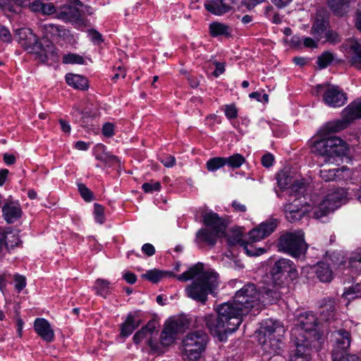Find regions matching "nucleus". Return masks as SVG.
I'll use <instances>...</instances> for the list:
<instances>
[{
	"instance_id": "nucleus-1",
	"label": "nucleus",
	"mask_w": 361,
	"mask_h": 361,
	"mask_svg": "<svg viewBox=\"0 0 361 361\" xmlns=\"http://www.w3.org/2000/svg\"><path fill=\"white\" fill-rule=\"evenodd\" d=\"M180 281L195 280L185 288L186 295L196 302L204 305L209 294H212L219 286V275L214 271H204V265L198 262L186 271L176 276Z\"/></svg>"
},
{
	"instance_id": "nucleus-2",
	"label": "nucleus",
	"mask_w": 361,
	"mask_h": 361,
	"mask_svg": "<svg viewBox=\"0 0 361 361\" xmlns=\"http://www.w3.org/2000/svg\"><path fill=\"white\" fill-rule=\"evenodd\" d=\"M232 307L222 303L216 307L218 315H205L204 321L211 334L219 341H226L227 334L234 332L243 322L231 312Z\"/></svg>"
},
{
	"instance_id": "nucleus-3",
	"label": "nucleus",
	"mask_w": 361,
	"mask_h": 361,
	"mask_svg": "<svg viewBox=\"0 0 361 361\" xmlns=\"http://www.w3.org/2000/svg\"><path fill=\"white\" fill-rule=\"evenodd\" d=\"M259 292L253 283H247L238 290L233 300L225 302L232 307V313L242 319L243 315L249 313L250 310L258 305Z\"/></svg>"
},
{
	"instance_id": "nucleus-4",
	"label": "nucleus",
	"mask_w": 361,
	"mask_h": 361,
	"mask_svg": "<svg viewBox=\"0 0 361 361\" xmlns=\"http://www.w3.org/2000/svg\"><path fill=\"white\" fill-rule=\"evenodd\" d=\"M269 273L274 287L281 290H288L289 283L298 277L294 262L283 257L275 261Z\"/></svg>"
},
{
	"instance_id": "nucleus-5",
	"label": "nucleus",
	"mask_w": 361,
	"mask_h": 361,
	"mask_svg": "<svg viewBox=\"0 0 361 361\" xmlns=\"http://www.w3.org/2000/svg\"><path fill=\"white\" fill-rule=\"evenodd\" d=\"M209 336L202 330L188 333L183 339V357L188 361H197L205 350Z\"/></svg>"
},
{
	"instance_id": "nucleus-6",
	"label": "nucleus",
	"mask_w": 361,
	"mask_h": 361,
	"mask_svg": "<svg viewBox=\"0 0 361 361\" xmlns=\"http://www.w3.org/2000/svg\"><path fill=\"white\" fill-rule=\"evenodd\" d=\"M278 221L276 219H270L261 223L257 227L252 229L249 233V241H245L243 246L244 252L248 256H259L266 252L264 248H257L253 245L254 243L258 242L269 235L276 228Z\"/></svg>"
},
{
	"instance_id": "nucleus-7",
	"label": "nucleus",
	"mask_w": 361,
	"mask_h": 361,
	"mask_svg": "<svg viewBox=\"0 0 361 361\" xmlns=\"http://www.w3.org/2000/svg\"><path fill=\"white\" fill-rule=\"evenodd\" d=\"M277 247L279 251L298 258L305 254L308 246L305 241L304 233L297 230L282 234L278 239Z\"/></svg>"
},
{
	"instance_id": "nucleus-8",
	"label": "nucleus",
	"mask_w": 361,
	"mask_h": 361,
	"mask_svg": "<svg viewBox=\"0 0 361 361\" xmlns=\"http://www.w3.org/2000/svg\"><path fill=\"white\" fill-rule=\"evenodd\" d=\"M361 118V99L351 102L342 111V119L326 123L322 133L324 135L345 129L355 119Z\"/></svg>"
},
{
	"instance_id": "nucleus-9",
	"label": "nucleus",
	"mask_w": 361,
	"mask_h": 361,
	"mask_svg": "<svg viewBox=\"0 0 361 361\" xmlns=\"http://www.w3.org/2000/svg\"><path fill=\"white\" fill-rule=\"evenodd\" d=\"M312 149L318 154L329 159L344 157L348 151L347 143L336 136H329L315 140Z\"/></svg>"
},
{
	"instance_id": "nucleus-10",
	"label": "nucleus",
	"mask_w": 361,
	"mask_h": 361,
	"mask_svg": "<svg viewBox=\"0 0 361 361\" xmlns=\"http://www.w3.org/2000/svg\"><path fill=\"white\" fill-rule=\"evenodd\" d=\"M262 329L265 338L262 343L264 351L269 354L276 353L280 348L281 337L285 332L283 326L280 322L270 319L264 322Z\"/></svg>"
},
{
	"instance_id": "nucleus-11",
	"label": "nucleus",
	"mask_w": 361,
	"mask_h": 361,
	"mask_svg": "<svg viewBox=\"0 0 361 361\" xmlns=\"http://www.w3.org/2000/svg\"><path fill=\"white\" fill-rule=\"evenodd\" d=\"M346 192L342 188L331 190L314 208V216L317 219L328 215L345 202Z\"/></svg>"
},
{
	"instance_id": "nucleus-12",
	"label": "nucleus",
	"mask_w": 361,
	"mask_h": 361,
	"mask_svg": "<svg viewBox=\"0 0 361 361\" xmlns=\"http://www.w3.org/2000/svg\"><path fill=\"white\" fill-rule=\"evenodd\" d=\"M300 326L296 329V337L307 336L309 343L315 344L320 339V335L316 331L318 325L317 318L312 312H305L300 317Z\"/></svg>"
},
{
	"instance_id": "nucleus-13",
	"label": "nucleus",
	"mask_w": 361,
	"mask_h": 361,
	"mask_svg": "<svg viewBox=\"0 0 361 361\" xmlns=\"http://www.w3.org/2000/svg\"><path fill=\"white\" fill-rule=\"evenodd\" d=\"M190 326V321L183 317L171 320L166 323L161 333L160 341L162 345L169 346L172 344L179 333L184 332Z\"/></svg>"
},
{
	"instance_id": "nucleus-14",
	"label": "nucleus",
	"mask_w": 361,
	"mask_h": 361,
	"mask_svg": "<svg viewBox=\"0 0 361 361\" xmlns=\"http://www.w3.org/2000/svg\"><path fill=\"white\" fill-rule=\"evenodd\" d=\"M16 35L19 44L30 52H35L42 55L43 46L39 38L30 29L23 27L16 30Z\"/></svg>"
},
{
	"instance_id": "nucleus-15",
	"label": "nucleus",
	"mask_w": 361,
	"mask_h": 361,
	"mask_svg": "<svg viewBox=\"0 0 361 361\" xmlns=\"http://www.w3.org/2000/svg\"><path fill=\"white\" fill-rule=\"evenodd\" d=\"M334 338L333 348L331 350L332 359L337 360L340 355L346 353L351 343V334L345 329H339L332 333Z\"/></svg>"
},
{
	"instance_id": "nucleus-16",
	"label": "nucleus",
	"mask_w": 361,
	"mask_h": 361,
	"mask_svg": "<svg viewBox=\"0 0 361 361\" xmlns=\"http://www.w3.org/2000/svg\"><path fill=\"white\" fill-rule=\"evenodd\" d=\"M341 49L350 64L361 70V42L353 38L348 39L343 43Z\"/></svg>"
},
{
	"instance_id": "nucleus-17",
	"label": "nucleus",
	"mask_w": 361,
	"mask_h": 361,
	"mask_svg": "<svg viewBox=\"0 0 361 361\" xmlns=\"http://www.w3.org/2000/svg\"><path fill=\"white\" fill-rule=\"evenodd\" d=\"M57 17L63 21L73 23L78 28L86 26V21L82 18L80 11L73 6L67 5L62 7L58 11Z\"/></svg>"
},
{
	"instance_id": "nucleus-18",
	"label": "nucleus",
	"mask_w": 361,
	"mask_h": 361,
	"mask_svg": "<svg viewBox=\"0 0 361 361\" xmlns=\"http://www.w3.org/2000/svg\"><path fill=\"white\" fill-rule=\"evenodd\" d=\"M315 345V344L309 343L307 336L296 337V350L294 354L290 356L289 361H310V352Z\"/></svg>"
},
{
	"instance_id": "nucleus-19",
	"label": "nucleus",
	"mask_w": 361,
	"mask_h": 361,
	"mask_svg": "<svg viewBox=\"0 0 361 361\" xmlns=\"http://www.w3.org/2000/svg\"><path fill=\"white\" fill-rule=\"evenodd\" d=\"M306 204L305 200L295 198L291 202L284 206L286 218L291 223L300 221L305 215L303 206Z\"/></svg>"
},
{
	"instance_id": "nucleus-20",
	"label": "nucleus",
	"mask_w": 361,
	"mask_h": 361,
	"mask_svg": "<svg viewBox=\"0 0 361 361\" xmlns=\"http://www.w3.org/2000/svg\"><path fill=\"white\" fill-rule=\"evenodd\" d=\"M34 330L43 341L47 343H51L54 340V331L50 323L44 318L35 319Z\"/></svg>"
},
{
	"instance_id": "nucleus-21",
	"label": "nucleus",
	"mask_w": 361,
	"mask_h": 361,
	"mask_svg": "<svg viewBox=\"0 0 361 361\" xmlns=\"http://www.w3.org/2000/svg\"><path fill=\"white\" fill-rule=\"evenodd\" d=\"M235 2V0H211L204 4V7L209 13L221 16L231 10Z\"/></svg>"
},
{
	"instance_id": "nucleus-22",
	"label": "nucleus",
	"mask_w": 361,
	"mask_h": 361,
	"mask_svg": "<svg viewBox=\"0 0 361 361\" xmlns=\"http://www.w3.org/2000/svg\"><path fill=\"white\" fill-rule=\"evenodd\" d=\"M141 323L142 320L138 311L128 313L126 320L121 325V336H129Z\"/></svg>"
},
{
	"instance_id": "nucleus-23",
	"label": "nucleus",
	"mask_w": 361,
	"mask_h": 361,
	"mask_svg": "<svg viewBox=\"0 0 361 361\" xmlns=\"http://www.w3.org/2000/svg\"><path fill=\"white\" fill-rule=\"evenodd\" d=\"M202 221L207 227L221 234L224 233L226 230L224 221L218 214L213 212H206L202 216Z\"/></svg>"
},
{
	"instance_id": "nucleus-24",
	"label": "nucleus",
	"mask_w": 361,
	"mask_h": 361,
	"mask_svg": "<svg viewBox=\"0 0 361 361\" xmlns=\"http://www.w3.org/2000/svg\"><path fill=\"white\" fill-rule=\"evenodd\" d=\"M4 219L8 224H13L18 220L23 214L20 204L16 202H6L2 207Z\"/></svg>"
},
{
	"instance_id": "nucleus-25",
	"label": "nucleus",
	"mask_w": 361,
	"mask_h": 361,
	"mask_svg": "<svg viewBox=\"0 0 361 361\" xmlns=\"http://www.w3.org/2000/svg\"><path fill=\"white\" fill-rule=\"evenodd\" d=\"M71 115L76 122L80 123L83 128H89L92 126L93 120L97 116L95 111L81 110L78 106H74Z\"/></svg>"
},
{
	"instance_id": "nucleus-26",
	"label": "nucleus",
	"mask_w": 361,
	"mask_h": 361,
	"mask_svg": "<svg viewBox=\"0 0 361 361\" xmlns=\"http://www.w3.org/2000/svg\"><path fill=\"white\" fill-rule=\"evenodd\" d=\"M323 99L328 106L336 108L343 106L348 97L344 92H324Z\"/></svg>"
},
{
	"instance_id": "nucleus-27",
	"label": "nucleus",
	"mask_w": 361,
	"mask_h": 361,
	"mask_svg": "<svg viewBox=\"0 0 361 361\" xmlns=\"http://www.w3.org/2000/svg\"><path fill=\"white\" fill-rule=\"evenodd\" d=\"M209 32L212 37H231L233 34L232 27L225 23L218 21L212 22L209 25Z\"/></svg>"
},
{
	"instance_id": "nucleus-28",
	"label": "nucleus",
	"mask_w": 361,
	"mask_h": 361,
	"mask_svg": "<svg viewBox=\"0 0 361 361\" xmlns=\"http://www.w3.org/2000/svg\"><path fill=\"white\" fill-rule=\"evenodd\" d=\"M222 235L215 231H209L207 228H201L196 233V243L200 244L205 243L209 246H214L217 241V239Z\"/></svg>"
},
{
	"instance_id": "nucleus-29",
	"label": "nucleus",
	"mask_w": 361,
	"mask_h": 361,
	"mask_svg": "<svg viewBox=\"0 0 361 361\" xmlns=\"http://www.w3.org/2000/svg\"><path fill=\"white\" fill-rule=\"evenodd\" d=\"M335 300L331 298H324L320 305V317L325 322L334 319L336 312Z\"/></svg>"
},
{
	"instance_id": "nucleus-30",
	"label": "nucleus",
	"mask_w": 361,
	"mask_h": 361,
	"mask_svg": "<svg viewBox=\"0 0 361 361\" xmlns=\"http://www.w3.org/2000/svg\"><path fill=\"white\" fill-rule=\"evenodd\" d=\"M177 275L174 274L172 271H162L157 269H150L146 273L142 274V278L145 279L153 283H157L160 281L166 278L175 277Z\"/></svg>"
},
{
	"instance_id": "nucleus-31",
	"label": "nucleus",
	"mask_w": 361,
	"mask_h": 361,
	"mask_svg": "<svg viewBox=\"0 0 361 361\" xmlns=\"http://www.w3.org/2000/svg\"><path fill=\"white\" fill-rule=\"evenodd\" d=\"M328 26V21L326 20L324 18L317 15L312 23L311 34L315 39L321 40L324 37Z\"/></svg>"
},
{
	"instance_id": "nucleus-32",
	"label": "nucleus",
	"mask_w": 361,
	"mask_h": 361,
	"mask_svg": "<svg viewBox=\"0 0 361 361\" xmlns=\"http://www.w3.org/2000/svg\"><path fill=\"white\" fill-rule=\"evenodd\" d=\"M66 82L73 88L78 90H87L89 88L88 79L79 74L68 73L66 75Z\"/></svg>"
},
{
	"instance_id": "nucleus-33",
	"label": "nucleus",
	"mask_w": 361,
	"mask_h": 361,
	"mask_svg": "<svg viewBox=\"0 0 361 361\" xmlns=\"http://www.w3.org/2000/svg\"><path fill=\"white\" fill-rule=\"evenodd\" d=\"M345 167L336 168L332 169H322L320 170L321 178L326 181H338L343 180L344 176H343V172L345 171Z\"/></svg>"
},
{
	"instance_id": "nucleus-34",
	"label": "nucleus",
	"mask_w": 361,
	"mask_h": 361,
	"mask_svg": "<svg viewBox=\"0 0 361 361\" xmlns=\"http://www.w3.org/2000/svg\"><path fill=\"white\" fill-rule=\"evenodd\" d=\"M315 273L321 282L328 283L333 279V272L329 264L319 262L315 266Z\"/></svg>"
},
{
	"instance_id": "nucleus-35",
	"label": "nucleus",
	"mask_w": 361,
	"mask_h": 361,
	"mask_svg": "<svg viewBox=\"0 0 361 361\" xmlns=\"http://www.w3.org/2000/svg\"><path fill=\"white\" fill-rule=\"evenodd\" d=\"M155 322L153 321L149 322L145 326L142 327L140 330L137 331L133 336V341L135 343H140L147 336L152 335L155 330Z\"/></svg>"
},
{
	"instance_id": "nucleus-36",
	"label": "nucleus",
	"mask_w": 361,
	"mask_h": 361,
	"mask_svg": "<svg viewBox=\"0 0 361 361\" xmlns=\"http://www.w3.org/2000/svg\"><path fill=\"white\" fill-rule=\"evenodd\" d=\"M327 4L332 11L337 16H343L349 6L348 0H327Z\"/></svg>"
},
{
	"instance_id": "nucleus-37",
	"label": "nucleus",
	"mask_w": 361,
	"mask_h": 361,
	"mask_svg": "<svg viewBox=\"0 0 361 361\" xmlns=\"http://www.w3.org/2000/svg\"><path fill=\"white\" fill-rule=\"evenodd\" d=\"M96 159L101 161L108 167H114L121 166V160L119 158L110 152H103L96 155Z\"/></svg>"
},
{
	"instance_id": "nucleus-38",
	"label": "nucleus",
	"mask_w": 361,
	"mask_h": 361,
	"mask_svg": "<svg viewBox=\"0 0 361 361\" xmlns=\"http://www.w3.org/2000/svg\"><path fill=\"white\" fill-rule=\"evenodd\" d=\"M4 237L5 240L4 247L7 249L8 251L15 247H20L22 245V241L20 240L18 233H15L13 232H6L4 233Z\"/></svg>"
},
{
	"instance_id": "nucleus-39",
	"label": "nucleus",
	"mask_w": 361,
	"mask_h": 361,
	"mask_svg": "<svg viewBox=\"0 0 361 361\" xmlns=\"http://www.w3.org/2000/svg\"><path fill=\"white\" fill-rule=\"evenodd\" d=\"M93 288L97 295L106 298L110 293L111 284L107 280L98 279L96 280Z\"/></svg>"
},
{
	"instance_id": "nucleus-40",
	"label": "nucleus",
	"mask_w": 361,
	"mask_h": 361,
	"mask_svg": "<svg viewBox=\"0 0 361 361\" xmlns=\"http://www.w3.org/2000/svg\"><path fill=\"white\" fill-rule=\"evenodd\" d=\"M44 28L48 33L54 37H62L64 39L69 34V31L65 29L63 26L58 25L51 23L46 24L44 25Z\"/></svg>"
},
{
	"instance_id": "nucleus-41",
	"label": "nucleus",
	"mask_w": 361,
	"mask_h": 361,
	"mask_svg": "<svg viewBox=\"0 0 361 361\" xmlns=\"http://www.w3.org/2000/svg\"><path fill=\"white\" fill-rule=\"evenodd\" d=\"M290 190L291 196L302 200V197H304L307 191L306 184L303 180H297L292 184ZM303 200H305V198H303Z\"/></svg>"
},
{
	"instance_id": "nucleus-42",
	"label": "nucleus",
	"mask_w": 361,
	"mask_h": 361,
	"mask_svg": "<svg viewBox=\"0 0 361 361\" xmlns=\"http://www.w3.org/2000/svg\"><path fill=\"white\" fill-rule=\"evenodd\" d=\"M342 297L348 301L361 298V285L356 283L348 288H345Z\"/></svg>"
},
{
	"instance_id": "nucleus-43",
	"label": "nucleus",
	"mask_w": 361,
	"mask_h": 361,
	"mask_svg": "<svg viewBox=\"0 0 361 361\" xmlns=\"http://www.w3.org/2000/svg\"><path fill=\"white\" fill-rule=\"evenodd\" d=\"M348 263L350 268L356 272H361V248L351 253Z\"/></svg>"
},
{
	"instance_id": "nucleus-44",
	"label": "nucleus",
	"mask_w": 361,
	"mask_h": 361,
	"mask_svg": "<svg viewBox=\"0 0 361 361\" xmlns=\"http://www.w3.org/2000/svg\"><path fill=\"white\" fill-rule=\"evenodd\" d=\"M277 185L281 190H285L292 181V178L287 171H280L276 175Z\"/></svg>"
},
{
	"instance_id": "nucleus-45",
	"label": "nucleus",
	"mask_w": 361,
	"mask_h": 361,
	"mask_svg": "<svg viewBox=\"0 0 361 361\" xmlns=\"http://www.w3.org/2000/svg\"><path fill=\"white\" fill-rule=\"evenodd\" d=\"M224 159L226 160V165L232 169H238L245 162V158L238 153L228 157H224Z\"/></svg>"
},
{
	"instance_id": "nucleus-46",
	"label": "nucleus",
	"mask_w": 361,
	"mask_h": 361,
	"mask_svg": "<svg viewBox=\"0 0 361 361\" xmlns=\"http://www.w3.org/2000/svg\"><path fill=\"white\" fill-rule=\"evenodd\" d=\"M226 166L224 157H215L209 159L206 163V167L209 171L214 172Z\"/></svg>"
},
{
	"instance_id": "nucleus-47",
	"label": "nucleus",
	"mask_w": 361,
	"mask_h": 361,
	"mask_svg": "<svg viewBox=\"0 0 361 361\" xmlns=\"http://www.w3.org/2000/svg\"><path fill=\"white\" fill-rule=\"evenodd\" d=\"M286 293H287V291L283 292V290H279V289L277 290L268 289L264 292L263 298L264 300H267V302L273 304L276 302L281 298V295Z\"/></svg>"
},
{
	"instance_id": "nucleus-48",
	"label": "nucleus",
	"mask_w": 361,
	"mask_h": 361,
	"mask_svg": "<svg viewBox=\"0 0 361 361\" xmlns=\"http://www.w3.org/2000/svg\"><path fill=\"white\" fill-rule=\"evenodd\" d=\"M62 62L64 64H83L85 59L78 54L69 53L63 55Z\"/></svg>"
},
{
	"instance_id": "nucleus-49",
	"label": "nucleus",
	"mask_w": 361,
	"mask_h": 361,
	"mask_svg": "<svg viewBox=\"0 0 361 361\" xmlns=\"http://www.w3.org/2000/svg\"><path fill=\"white\" fill-rule=\"evenodd\" d=\"M334 59L333 54L329 51L324 52L317 58V63L320 69L326 68Z\"/></svg>"
},
{
	"instance_id": "nucleus-50",
	"label": "nucleus",
	"mask_w": 361,
	"mask_h": 361,
	"mask_svg": "<svg viewBox=\"0 0 361 361\" xmlns=\"http://www.w3.org/2000/svg\"><path fill=\"white\" fill-rule=\"evenodd\" d=\"M78 191L82 199L87 202L92 201L94 199L92 192L83 183H77Z\"/></svg>"
},
{
	"instance_id": "nucleus-51",
	"label": "nucleus",
	"mask_w": 361,
	"mask_h": 361,
	"mask_svg": "<svg viewBox=\"0 0 361 361\" xmlns=\"http://www.w3.org/2000/svg\"><path fill=\"white\" fill-rule=\"evenodd\" d=\"M246 240L243 238L241 233H233L227 238V244L230 247L239 245L243 247Z\"/></svg>"
},
{
	"instance_id": "nucleus-52",
	"label": "nucleus",
	"mask_w": 361,
	"mask_h": 361,
	"mask_svg": "<svg viewBox=\"0 0 361 361\" xmlns=\"http://www.w3.org/2000/svg\"><path fill=\"white\" fill-rule=\"evenodd\" d=\"M35 9H39L44 14L50 15L55 12V6L52 3H37L33 4Z\"/></svg>"
},
{
	"instance_id": "nucleus-53",
	"label": "nucleus",
	"mask_w": 361,
	"mask_h": 361,
	"mask_svg": "<svg viewBox=\"0 0 361 361\" xmlns=\"http://www.w3.org/2000/svg\"><path fill=\"white\" fill-rule=\"evenodd\" d=\"M224 111L228 120L235 119L238 117V109L234 104H226L224 106Z\"/></svg>"
},
{
	"instance_id": "nucleus-54",
	"label": "nucleus",
	"mask_w": 361,
	"mask_h": 361,
	"mask_svg": "<svg viewBox=\"0 0 361 361\" xmlns=\"http://www.w3.org/2000/svg\"><path fill=\"white\" fill-rule=\"evenodd\" d=\"M13 280L15 283V288L18 293H20L26 286V278L18 274L13 276Z\"/></svg>"
},
{
	"instance_id": "nucleus-55",
	"label": "nucleus",
	"mask_w": 361,
	"mask_h": 361,
	"mask_svg": "<svg viewBox=\"0 0 361 361\" xmlns=\"http://www.w3.org/2000/svg\"><path fill=\"white\" fill-rule=\"evenodd\" d=\"M94 214L95 221L102 224L104 222V207L98 203L94 204Z\"/></svg>"
},
{
	"instance_id": "nucleus-56",
	"label": "nucleus",
	"mask_w": 361,
	"mask_h": 361,
	"mask_svg": "<svg viewBox=\"0 0 361 361\" xmlns=\"http://www.w3.org/2000/svg\"><path fill=\"white\" fill-rule=\"evenodd\" d=\"M142 189L146 193H152L153 192L159 191L161 189V183L158 181L145 183L142 185Z\"/></svg>"
},
{
	"instance_id": "nucleus-57",
	"label": "nucleus",
	"mask_w": 361,
	"mask_h": 361,
	"mask_svg": "<svg viewBox=\"0 0 361 361\" xmlns=\"http://www.w3.org/2000/svg\"><path fill=\"white\" fill-rule=\"evenodd\" d=\"M0 39L4 43L12 42V35L10 30L4 25H0Z\"/></svg>"
},
{
	"instance_id": "nucleus-58",
	"label": "nucleus",
	"mask_w": 361,
	"mask_h": 361,
	"mask_svg": "<svg viewBox=\"0 0 361 361\" xmlns=\"http://www.w3.org/2000/svg\"><path fill=\"white\" fill-rule=\"evenodd\" d=\"M161 163L167 168H171L176 164V159L173 156L166 154L160 158Z\"/></svg>"
},
{
	"instance_id": "nucleus-59",
	"label": "nucleus",
	"mask_w": 361,
	"mask_h": 361,
	"mask_svg": "<svg viewBox=\"0 0 361 361\" xmlns=\"http://www.w3.org/2000/svg\"><path fill=\"white\" fill-rule=\"evenodd\" d=\"M102 133L105 137H111L114 135V125L111 123H105L102 126Z\"/></svg>"
},
{
	"instance_id": "nucleus-60",
	"label": "nucleus",
	"mask_w": 361,
	"mask_h": 361,
	"mask_svg": "<svg viewBox=\"0 0 361 361\" xmlns=\"http://www.w3.org/2000/svg\"><path fill=\"white\" fill-rule=\"evenodd\" d=\"M319 41H320L319 39H317L314 37L311 38L309 37H303L302 45L307 48L314 49V48L318 47V42Z\"/></svg>"
},
{
	"instance_id": "nucleus-61",
	"label": "nucleus",
	"mask_w": 361,
	"mask_h": 361,
	"mask_svg": "<svg viewBox=\"0 0 361 361\" xmlns=\"http://www.w3.org/2000/svg\"><path fill=\"white\" fill-rule=\"evenodd\" d=\"M249 97L251 99H255L257 101L264 103H267L269 100V95L267 94L262 95V92H252Z\"/></svg>"
},
{
	"instance_id": "nucleus-62",
	"label": "nucleus",
	"mask_w": 361,
	"mask_h": 361,
	"mask_svg": "<svg viewBox=\"0 0 361 361\" xmlns=\"http://www.w3.org/2000/svg\"><path fill=\"white\" fill-rule=\"evenodd\" d=\"M324 37H326V41L332 44H336L341 41V38L338 34L334 31L326 32Z\"/></svg>"
},
{
	"instance_id": "nucleus-63",
	"label": "nucleus",
	"mask_w": 361,
	"mask_h": 361,
	"mask_svg": "<svg viewBox=\"0 0 361 361\" xmlns=\"http://www.w3.org/2000/svg\"><path fill=\"white\" fill-rule=\"evenodd\" d=\"M274 157L271 153L265 154L262 157V164L266 168H269L273 165Z\"/></svg>"
},
{
	"instance_id": "nucleus-64",
	"label": "nucleus",
	"mask_w": 361,
	"mask_h": 361,
	"mask_svg": "<svg viewBox=\"0 0 361 361\" xmlns=\"http://www.w3.org/2000/svg\"><path fill=\"white\" fill-rule=\"evenodd\" d=\"M333 361H360V358L355 355H350L348 353H343L340 355L338 356V358L337 360L332 359Z\"/></svg>"
}]
</instances>
